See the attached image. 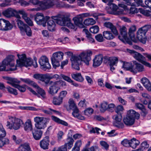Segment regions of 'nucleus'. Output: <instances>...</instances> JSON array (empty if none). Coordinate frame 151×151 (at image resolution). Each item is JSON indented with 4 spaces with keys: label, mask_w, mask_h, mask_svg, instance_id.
I'll return each mask as SVG.
<instances>
[{
    "label": "nucleus",
    "mask_w": 151,
    "mask_h": 151,
    "mask_svg": "<svg viewBox=\"0 0 151 151\" xmlns=\"http://www.w3.org/2000/svg\"><path fill=\"white\" fill-rule=\"evenodd\" d=\"M108 103L106 101H104L101 104V109L100 110L102 112H104L107 110L108 108Z\"/></svg>",
    "instance_id": "nucleus-50"
},
{
    "label": "nucleus",
    "mask_w": 151,
    "mask_h": 151,
    "mask_svg": "<svg viewBox=\"0 0 151 151\" xmlns=\"http://www.w3.org/2000/svg\"><path fill=\"white\" fill-rule=\"evenodd\" d=\"M104 59V62L105 63H108L109 65L116 66L118 61V58L115 57H105Z\"/></svg>",
    "instance_id": "nucleus-23"
},
{
    "label": "nucleus",
    "mask_w": 151,
    "mask_h": 151,
    "mask_svg": "<svg viewBox=\"0 0 151 151\" xmlns=\"http://www.w3.org/2000/svg\"><path fill=\"white\" fill-rule=\"evenodd\" d=\"M68 142L65 143L64 146H65L66 148L68 147V149H70L73 145V142L74 140L71 137H69L67 139Z\"/></svg>",
    "instance_id": "nucleus-43"
},
{
    "label": "nucleus",
    "mask_w": 151,
    "mask_h": 151,
    "mask_svg": "<svg viewBox=\"0 0 151 151\" xmlns=\"http://www.w3.org/2000/svg\"><path fill=\"white\" fill-rule=\"evenodd\" d=\"M134 65L132 61L131 63L127 62H123V65L122 68L126 70H129L131 71V69H133Z\"/></svg>",
    "instance_id": "nucleus-38"
},
{
    "label": "nucleus",
    "mask_w": 151,
    "mask_h": 151,
    "mask_svg": "<svg viewBox=\"0 0 151 151\" xmlns=\"http://www.w3.org/2000/svg\"><path fill=\"white\" fill-rule=\"evenodd\" d=\"M124 123L127 126H131L133 125L134 122V119L132 116L131 115L128 111L127 115L123 119Z\"/></svg>",
    "instance_id": "nucleus-21"
},
{
    "label": "nucleus",
    "mask_w": 151,
    "mask_h": 151,
    "mask_svg": "<svg viewBox=\"0 0 151 151\" xmlns=\"http://www.w3.org/2000/svg\"><path fill=\"white\" fill-rule=\"evenodd\" d=\"M95 38L97 41L100 42H103L104 40L102 35L101 34H98L96 35L95 36Z\"/></svg>",
    "instance_id": "nucleus-57"
},
{
    "label": "nucleus",
    "mask_w": 151,
    "mask_h": 151,
    "mask_svg": "<svg viewBox=\"0 0 151 151\" xmlns=\"http://www.w3.org/2000/svg\"><path fill=\"white\" fill-rule=\"evenodd\" d=\"M123 107L122 106L118 105L116 107L115 111L117 113H119L120 111H123Z\"/></svg>",
    "instance_id": "nucleus-64"
},
{
    "label": "nucleus",
    "mask_w": 151,
    "mask_h": 151,
    "mask_svg": "<svg viewBox=\"0 0 151 151\" xmlns=\"http://www.w3.org/2000/svg\"><path fill=\"white\" fill-rule=\"evenodd\" d=\"M61 77L65 81H66L70 83H73V81L68 76L64 75L63 74L61 75Z\"/></svg>",
    "instance_id": "nucleus-63"
},
{
    "label": "nucleus",
    "mask_w": 151,
    "mask_h": 151,
    "mask_svg": "<svg viewBox=\"0 0 151 151\" xmlns=\"http://www.w3.org/2000/svg\"><path fill=\"white\" fill-rule=\"evenodd\" d=\"M72 115L74 117H76L79 119L83 120L85 119V118L83 116L79 114L78 109V111L76 113H75V115L72 114Z\"/></svg>",
    "instance_id": "nucleus-60"
},
{
    "label": "nucleus",
    "mask_w": 151,
    "mask_h": 151,
    "mask_svg": "<svg viewBox=\"0 0 151 151\" xmlns=\"http://www.w3.org/2000/svg\"><path fill=\"white\" fill-rule=\"evenodd\" d=\"M151 27V26L150 25H145L139 28L137 32V37L143 44H145L146 42L147 38L146 34Z\"/></svg>",
    "instance_id": "nucleus-2"
},
{
    "label": "nucleus",
    "mask_w": 151,
    "mask_h": 151,
    "mask_svg": "<svg viewBox=\"0 0 151 151\" xmlns=\"http://www.w3.org/2000/svg\"><path fill=\"white\" fill-rule=\"evenodd\" d=\"M84 24L86 25H92L94 24L96 22L92 18H88L86 19L84 21Z\"/></svg>",
    "instance_id": "nucleus-44"
},
{
    "label": "nucleus",
    "mask_w": 151,
    "mask_h": 151,
    "mask_svg": "<svg viewBox=\"0 0 151 151\" xmlns=\"http://www.w3.org/2000/svg\"><path fill=\"white\" fill-rule=\"evenodd\" d=\"M13 27V25L9 21L3 19H0V30L7 31L11 29Z\"/></svg>",
    "instance_id": "nucleus-12"
},
{
    "label": "nucleus",
    "mask_w": 151,
    "mask_h": 151,
    "mask_svg": "<svg viewBox=\"0 0 151 151\" xmlns=\"http://www.w3.org/2000/svg\"><path fill=\"white\" fill-rule=\"evenodd\" d=\"M117 114L113 116V118L115 121L114 123V125L119 128H122L124 125L121 122L122 119V114L120 113Z\"/></svg>",
    "instance_id": "nucleus-14"
},
{
    "label": "nucleus",
    "mask_w": 151,
    "mask_h": 151,
    "mask_svg": "<svg viewBox=\"0 0 151 151\" xmlns=\"http://www.w3.org/2000/svg\"><path fill=\"white\" fill-rule=\"evenodd\" d=\"M99 30V28L98 26H94L91 27L90 29V31L91 32L95 34L97 33Z\"/></svg>",
    "instance_id": "nucleus-51"
},
{
    "label": "nucleus",
    "mask_w": 151,
    "mask_h": 151,
    "mask_svg": "<svg viewBox=\"0 0 151 151\" xmlns=\"http://www.w3.org/2000/svg\"><path fill=\"white\" fill-rule=\"evenodd\" d=\"M17 56L19 58L18 60H17V66L27 67L31 66L32 64L35 68L37 67V64L36 60H35L33 61L30 58H27L25 54L21 55L17 54Z\"/></svg>",
    "instance_id": "nucleus-1"
},
{
    "label": "nucleus",
    "mask_w": 151,
    "mask_h": 151,
    "mask_svg": "<svg viewBox=\"0 0 151 151\" xmlns=\"http://www.w3.org/2000/svg\"><path fill=\"white\" fill-rule=\"evenodd\" d=\"M49 142V137H46L40 141V147L44 150L48 149Z\"/></svg>",
    "instance_id": "nucleus-28"
},
{
    "label": "nucleus",
    "mask_w": 151,
    "mask_h": 151,
    "mask_svg": "<svg viewBox=\"0 0 151 151\" xmlns=\"http://www.w3.org/2000/svg\"><path fill=\"white\" fill-rule=\"evenodd\" d=\"M54 4V2L49 0H42L40 1V7L41 9L46 10L53 7Z\"/></svg>",
    "instance_id": "nucleus-17"
},
{
    "label": "nucleus",
    "mask_w": 151,
    "mask_h": 151,
    "mask_svg": "<svg viewBox=\"0 0 151 151\" xmlns=\"http://www.w3.org/2000/svg\"><path fill=\"white\" fill-rule=\"evenodd\" d=\"M81 145V140L78 141L75 144L73 148L72 149V151H79L80 147Z\"/></svg>",
    "instance_id": "nucleus-46"
},
{
    "label": "nucleus",
    "mask_w": 151,
    "mask_h": 151,
    "mask_svg": "<svg viewBox=\"0 0 151 151\" xmlns=\"http://www.w3.org/2000/svg\"><path fill=\"white\" fill-rule=\"evenodd\" d=\"M15 21L22 34L25 32L28 36H31L32 34L31 30L27 24L24 23L20 19H16Z\"/></svg>",
    "instance_id": "nucleus-6"
},
{
    "label": "nucleus",
    "mask_w": 151,
    "mask_h": 151,
    "mask_svg": "<svg viewBox=\"0 0 151 151\" xmlns=\"http://www.w3.org/2000/svg\"><path fill=\"white\" fill-rule=\"evenodd\" d=\"M17 11L11 8H9L2 12V14L6 17L9 18L14 15L17 13Z\"/></svg>",
    "instance_id": "nucleus-25"
},
{
    "label": "nucleus",
    "mask_w": 151,
    "mask_h": 151,
    "mask_svg": "<svg viewBox=\"0 0 151 151\" xmlns=\"http://www.w3.org/2000/svg\"><path fill=\"white\" fill-rule=\"evenodd\" d=\"M103 60V56L101 55L96 56L93 60V66L96 67L99 66L102 63Z\"/></svg>",
    "instance_id": "nucleus-31"
},
{
    "label": "nucleus",
    "mask_w": 151,
    "mask_h": 151,
    "mask_svg": "<svg viewBox=\"0 0 151 151\" xmlns=\"http://www.w3.org/2000/svg\"><path fill=\"white\" fill-rule=\"evenodd\" d=\"M59 89V88L57 86L55 83H54L49 87L48 90V93L52 96H54L57 93Z\"/></svg>",
    "instance_id": "nucleus-27"
},
{
    "label": "nucleus",
    "mask_w": 151,
    "mask_h": 151,
    "mask_svg": "<svg viewBox=\"0 0 151 151\" xmlns=\"http://www.w3.org/2000/svg\"><path fill=\"white\" fill-rule=\"evenodd\" d=\"M50 19L48 16H44L41 13H38L34 16V19L37 24L40 25H42L43 27L46 26L47 21Z\"/></svg>",
    "instance_id": "nucleus-8"
},
{
    "label": "nucleus",
    "mask_w": 151,
    "mask_h": 151,
    "mask_svg": "<svg viewBox=\"0 0 151 151\" xmlns=\"http://www.w3.org/2000/svg\"><path fill=\"white\" fill-rule=\"evenodd\" d=\"M33 77L37 80H39L45 83H47V81H45V79H47V74H42L36 73L34 74Z\"/></svg>",
    "instance_id": "nucleus-32"
},
{
    "label": "nucleus",
    "mask_w": 151,
    "mask_h": 151,
    "mask_svg": "<svg viewBox=\"0 0 151 151\" xmlns=\"http://www.w3.org/2000/svg\"><path fill=\"white\" fill-rule=\"evenodd\" d=\"M35 127L37 129H44L47 126V124L49 122L50 119L44 117L37 116L34 118Z\"/></svg>",
    "instance_id": "nucleus-4"
},
{
    "label": "nucleus",
    "mask_w": 151,
    "mask_h": 151,
    "mask_svg": "<svg viewBox=\"0 0 151 151\" xmlns=\"http://www.w3.org/2000/svg\"><path fill=\"white\" fill-rule=\"evenodd\" d=\"M125 52L131 55L134 58L140 63L143 60H145V58L140 53L134 50L127 48L126 49Z\"/></svg>",
    "instance_id": "nucleus-15"
},
{
    "label": "nucleus",
    "mask_w": 151,
    "mask_h": 151,
    "mask_svg": "<svg viewBox=\"0 0 151 151\" xmlns=\"http://www.w3.org/2000/svg\"><path fill=\"white\" fill-rule=\"evenodd\" d=\"M72 77L76 81L82 82L84 80V78L80 73H76L71 74Z\"/></svg>",
    "instance_id": "nucleus-36"
},
{
    "label": "nucleus",
    "mask_w": 151,
    "mask_h": 151,
    "mask_svg": "<svg viewBox=\"0 0 151 151\" xmlns=\"http://www.w3.org/2000/svg\"><path fill=\"white\" fill-rule=\"evenodd\" d=\"M115 107V105L113 103L108 104L107 110L109 112H112L114 111Z\"/></svg>",
    "instance_id": "nucleus-55"
},
{
    "label": "nucleus",
    "mask_w": 151,
    "mask_h": 151,
    "mask_svg": "<svg viewBox=\"0 0 151 151\" xmlns=\"http://www.w3.org/2000/svg\"><path fill=\"white\" fill-rule=\"evenodd\" d=\"M140 143L139 141L133 138L130 140V147L133 149H135Z\"/></svg>",
    "instance_id": "nucleus-42"
},
{
    "label": "nucleus",
    "mask_w": 151,
    "mask_h": 151,
    "mask_svg": "<svg viewBox=\"0 0 151 151\" xmlns=\"http://www.w3.org/2000/svg\"><path fill=\"white\" fill-rule=\"evenodd\" d=\"M51 117L52 119L57 123L61 124L66 126H68V124L67 122L60 119L59 118L54 116H52Z\"/></svg>",
    "instance_id": "nucleus-37"
},
{
    "label": "nucleus",
    "mask_w": 151,
    "mask_h": 151,
    "mask_svg": "<svg viewBox=\"0 0 151 151\" xmlns=\"http://www.w3.org/2000/svg\"><path fill=\"white\" fill-rule=\"evenodd\" d=\"M24 130L28 131H31L32 129V126L30 119L27 120L24 125Z\"/></svg>",
    "instance_id": "nucleus-39"
},
{
    "label": "nucleus",
    "mask_w": 151,
    "mask_h": 151,
    "mask_svg": "<svg viewBox=\"0 0 151 151\" xmlns=\"http://www.w3.org/2000/svg\"><path fill=\"white\" fill-rule=\"evenodd\" d=\"M134 1L136 3V4L134 5L135 6H141L143 7H145V5L143 3L142 0H134Z\"/></svg>",
    "instance_id": "nucleus-62"
},
{
    "label": "nucleus",
    "mask_w": 151,
    "mask_h": 151,
    "mask_svg": "<svg viewBox=\"0 0 151 151\" xmlns=\"http://www.w3.org/2000/svg\"><path fill=\"white\" fill-rule=\"evenodd\" d=\"M93 109L91 108H88L84 111V113L86 115L89 116L92 114L93 112Z\"/></svg>",
    "instance_id": "nucleus-59"
},
{
    "label": "nucleus",
    "mask_w": 151,
    "mask_h": 151,
    "mask_svg": "<svg viewBox=\"0 0 151 151\" xmlns=\"http://www.w3.org/2000/svg\"><path fill=\"white\" fill-rule=\"evenodd\" d=\"M130 140H128L127 139H124L122 140L121 144L125 147H130Z\"/></svg>",
    "instance_id": "nucleus-54"
},
{
    "label": "nucleus",
    "mask_w": 151,
    "mask_h": 151,
    "mask_svg": "<svg viewBox=\"0 0 151 151\" xmlns=\"http://www.w3.org/2000/svg\"><path fill=\"white\" fill-rule=\"evenodd\" d=\"M9 119L10 122L8 121L6 126L9 127L8 128L10 129H18L20 128L21 125L23 124L22 120L15 117H10Z\"/></svg>",
    "instance_id": "nucleus-3"
},
{
    "label": "nucleus",
    "mask_w": 151,
    "mask_h": 151,
    "mask_svg": "<svg viewBox=\"0 0 151 151\" xmlns=\"http://www.w3.org/2000/svg\"><path fill=\"white\" fill-rule=\"evenodd\" d=\"M19 151H31L29 145L28 143H24L19 147Z\"/></svg>",
    "instance_id": "nucleus-41"
},
{
    "label": "nucleus",
    "mask_w": 151,
    "mask_h": 151,
    "mask_svg": "<svg viewBox=\"0 0 151 151\" xmlns=\"http://www.w3.org/2000/svg\"><path fill=\"white\" fill-rule=\"evenodd\" d=\"M130 114L132 116L133 118L138 119L139 118L140 114L134 111L133 110H130L128 111Z\"/></svg>",
    "instance_id": "nucleus-48"
},
{
    "label": "nucleus",
    "mask_w": 151,
    "mask_h": 151,
    "mask_svg": "<svg viewBox=\"0 0 151 151\" xmlns=\"http://www.w3.org/2000/svg\"><path fill=\"white\" fill-rule=\"evenodd\" d=\"M120 34L118 36L119 39L125 43L129 45L132 44V42L127 37V29L125 26L121 27L120 29Z\"/></svg>",
    "instance_id": "nucleus-9"
},
{
    "label": "nucleus",
    "mask_w": 151,
    "mask_h": 151,
    "mask_svg": "<svg viewBox=\"0 0 151 151\" xmlns=\"http://www.w3.org/2000/svg\"><path fill=\"white\" fill-rule=\"evenodd\" d=\"M68 105L65 106L68 111H70L71 110L73 111L72 114L75 115L78 109L74 101L72 99H70L68 101Z\"/></svg>",
    "instance_id": "nucleus-13"
},
{
    "label": "nucleus",
    "mask_w": 151,
    "mask_h": 151,
    "mask_svg": "<svg viewBox=\"0 0 151 151\" xmlns=\"http://www.w3.org/2000/svg\"><path fill=\"white\" fill-rule=\"evenodd\" d=\"M136 30L135 26H132L130 27L129 30V35L131 40L134 42H137V40L135 38V32Z\"/></svg>",
    "instance_id": "nucleus-26"
},
{
    "label": "nucleus",
    "mask_w": 151,
    "mask_h": 151,
    "mask_svg": "<svg viewBox=\"0 0 151 151\" xmlns=\"http://www.w3.org/2000/svg\"><path fill=\"white\" fill-rule=\"evenodd\" d=\"M6 134V132L3 128L0 127V138H2L5 137Z\"/></svg>",
    "instance_id": "nucleus-61"
},
{
    "label": "nucleus",
    "mask_w": 151,
    "mask_h": 151,
    "mask_svg": "<svg viewBox=\"0 0 151 151\" xmlns=\"http://www.w3.org/2000/svg\"><path fill=\"white\" fill-rule=\"evenodd\" d=\"M134 67L133 69H131V72L136 74L137 72H141L144 71V68L143 65L138 63L136 61H132Z\"/></svg>",
    "instance_id": "nucleus-19"
},
{
    "label": "nucleus",
    "mask_w": 151,
    "mask_h": 151,
    "mask_svg": "<svg viewBox=\"0 0 151 151\" xmlns=\"http://www.w3.org/2000/svg\"><path fill=\"white\" fill-rule=\"evenodd\" d=\"M63 53L60 51L55 52L53 54L51 60L54 68H56L60 66V61L63 59Z\"/></svg>",
    "instance_id": "nucleus-7"
},
{
    "label": "nucleus",
    "mask_w": 151,
    "mask_h": 151,
    "mask_svg": "<svg viewBox=\"0 0 151 151\" xmlns=\"http://www.w3.org/2000/svg\"><path fill=\"white\" fill-rule=\"evenodd\" d=\"M14 56L12 55H9L3 61V63L12 67L14 66Z\"/></svg>",
    "instance_id": "nucleus-24"
},
{
    "label": "nucleus",
    "mask_w": 151,
    "mask_h": 151,
    "mask_svg": "<svg viewBox=\"0 0 151 151\" xmlns=\"http://www.w3.org/2000/svg\"><path fill=\"white\" fill-rule=\"evenodd\" d=\"M141 81L144 86L148 91L151 90V88L150 86L151 85V83L147 78H144L141 79Z\"/></svg>",
    "instance_id": "nucleus-35"
},
{
    "label": "nucleus",
    "mask_w": 151,
    "mask_h": 151,
    "mask_svg": "<svg viewBox=\"0 0 151 151\" xmlns=\"http://www.w3.org/2000/svg\"><path fill=\"white\" fill-rule=\"evenodd\" d=\"M92 55V52L91 50H88L82 52L77 57L79 58L80 61L83 62L87 65H88L89 62L91 59V56Z\"/></svg>",
    "instance_id": "nucleus-10"
},
{
    "label": "nucleus",
    "mask_w": 151,
    "mask_h": 151,
    "mask_svg": "<svg viewBox=\"0 0 151 151\" xmlns=\"http://www.w3.org/2000/svg\"><path fill=\"white\" fill-rule=\"evenodd\" d=\"M100 144L101 146L106 150H107L109 149V145L106 142L103 141H101L100 142Z\"/></svg>",
    "instance_id": "nucleus-56"
},
{
    "label": "nucleus",
    "mask_w": 151,
    "mask_h": 151,
    "mask_svg": "<svg viewBox=\"0 0 151 151\" xmlns=\"http://www.w3.org/2000/svg\"><path fill=\"white\" fill-rule=\"evenodd\" d=\"M6 79L7 80V83L12 85V86L17 88L21 92H24L26 88V85H23L22 86H20L17 83H19L20 82V81H18L17 79L12 78L9 77H7Z\"/></svg>",
    "instance_id": "nucleus-5"
},
{
    "label": "nucleus",
    "mask_w": 151,
    "mask_h": 151,
    "mask_svg": "<svg viewBox=\"0 0 151 151\" xmlns=\"http://www.w3.org/2000/svg\"><path fill=\"white\" fill-rule=\"evenodd\" d=\"M53 19L58 24L61 26L66 25L67 23L69 22V18L64 16L60 15L59 16L53 17Z\"/></svg>",
    "instance_id": "nucleus-16"
},
{
    "label": "nucleus",
    "mask_w": 151,
    "mask_h": 151,
    "mask_svg": "<svg viewBox=\"0 0 151 151\" xmlns=\"http://www.w3.org/2000/svg\"><path fill=\"white\" fill-rule=\"evenodd\" d=\"M6 88L9 93L15 95H17L18 93L16 89L12 88L9 86H7Z\"/></svg>",
    "instance_id": "nucleus-49"
},
{
    "label": "nucleus",
    "mask_w": 151,
    "mask_h": 151,
    "mask_svg": "<svg viewBox=\"0 0 151 151\" xmlns=\"http://www.w3.org/2000/svg\"><path fill=\"white\" fill-rule=\"evenodd\" d=\"M32 134L34 138L36 140H39L42 137V132L41 130L35 129L32 131Z\"/></svg>",
    "instance_id": "nucleus-33"
},
{
    "label": "nucleus",
    "mask_w": 151,
    "mask_h": 151,
    "mask_svg": "<svg viewBox=\"0 0 151 151\" xmlns=\"http://www.w3.org/2000/svg\"><path fill=\"white\" fill-rule=\"evenodd\" d=\"M17 13H19L22 15V18L29 25L32 26L33 25L32 22L30 18L27 17V13L24 10L22 9L17 11Z\"/></svg>",
    "instance_id": "nucleus-20"
},
{
    "label": "nucleus",
    "mask_w": 151,
    "mask_h": 151,
    "mask_svg": "<svg viewBox=\"0 0 151 151\" xmlns=\"http://www.w3.org/2000/svg\"><path fill=\"white\" fill-rule=\"evenodd\" d=\"M68 21L69 22H67L66 26L71 29H74L75 31H76L77 29L76 27L73 24L71 23V20L69 18Z\"/></svg>",
    "instance_id": "nucleus-52"
},
{
    "label": "nucleus",
    "mask_w": 151,
    "mask_h": 151,
    "mask_svg": "<svg viewBox=\"0 0 151 151\" xmlns=\"http://www.w3.org/2000/svg\"><path fill=\"white\" fill-rule=\"evenodd\" d=\"M39 63L41 68L44 70L51 68V66L49 63L48 59L45 56H42L40 57Z\"/></svg>",
    "instance_id": "nucleus-11"
},
{
    "label": "nucleus",
    "mask_w": 151,
    "mask_h": 151,
    "mask_svg": "<svg viewBox=\"0 0 151 151\" xmlns=\"http://www.w3.org/2000/svg\"><path fill=\"white\" fill-rule=\"evenodd\" d=\"M103 34L104 37L107 40H110L114 38V36L109 31H104Z\"/></svg>",
    "instance_id": "nucleus-40"
},
{
    "label": "nucleus",
    "mask_w": 151,
    "mask_h": 151,
    "mask_svg": "<svg viewBox=\"0 0 151 151\" xmlns=\"http://www.w3.org/2000/svg\"><path fill=\"white\" fill-rule=\"evenodd\" d=\"M63 100L59 96L58 98L54 97L53 99L52 102L53 104L56 105H59L62 102Z\"/></svg>",
    "instance_id": "nucleus-45"
},
{
    "label": "nucleus",
    "mask_w": 151,
    "mask_h": 151,
    "mask_svg": "<svg viewBox=\"0 0 151 151\" xmlns=\"http://www.w3.org/2000/svg\"><path fill=\"white\" fill-rule=\"evenodd\" d=\"M37 91L41 96L42 99H43L45 98V92L42 89L39 87L37 89Z\"/></svg>",
    "instance_id": "nucleus-47"
},
{
    "label": "nucleus",
    "mask_w": 151,
    "mask_h": 151,
    "mask_svg": "<svg viewBox=\"0 0 151 151\" xmlns=\"http://www.w3.org/2000/svg\"><path fill=\"white\" fill-rule=\"evenodd\" d=\"M74 23L76 25L78 26L79 27L82 28L83 27L84 25L83 24V19L80 15L77 16L73 19Z\"/></svg>",
    "instance_id": "nucleus-29"
},
{
    "label": "nucleus",
    "mask_w": 151,
    "mask_h": 151,
    "mask_svg": "<svg viewBox=\"0 0 151 151\" xmlns=\"http://www.w3.org/2000/svg\"><path fill=\"white\" fill-rule=\"evenodd\" d=\"M104 27L110 29L114 35H118V32L116 27L111 23L106 22L104 23Z\"/></svg>",
    "instance_id": "nucleus-30"
},
{
    "label": "nucleus",
    "mask_w": 151,
    "mask_h": 151,
    "mask_svg": "<svg viewBox=\"0 0 151 151\" xmlns=\"http://www.w3.org/2000/svg\"><path fill=\"white\" fill-rule=\"evenodd\" d=\"M70 60L71 61L72 68L76 70H79V65L81 62L80 61L79 58L76 56H72L70 58Z\"/></svg>",
    "instance_id": "nucleus-22"
},
{
    "label": "nucleus",
    "mask_w": 151,
    "mask_h": 151,
    "mask_svg": "<svg viewBox=\"0 0 151 151\" xmlns=\"http://www.w3.org/2000/svg\"><path fill=\"white\" fill-rule=\"evenodd\" d=\"M47 22L48 29L50 31H54L55 29L56 24L53 20L49 19Z\"/></svg>",
    "instance_id": "nucleus-34"
},
{
    "label": "nucleus",
    "mask_w": 151,
    "mask_h": 151,
    "mask_svg": "<svg viewBox=\"0 0 151 151\" xmlns=\"http://www.w3.org/2000/svg\"><path fill=\"white\" fill-rule=\"evenodd\" d=\"M59 76L56 74L53 75H51L48 74H47V79H51L54 78L56 80H57L59 79Z\"/></svg>",
    "instance_id": "nucleus-58"
},
{
    "label": "nucleus",
    "mask_w": 151,
    "mask_h": 151,
    "mask_svg": "<svg viewBox=\"0 0 151 151\" xmlns=\"http://www.w3.org/2000/svg\"><path fill=\"white\" fill-rule=\"evenodd\" d=\"M112 1L109 2H104L107 3V4L110 6L111 9L112 10L114 14L115 15H117L122 14L123 13V11L122 9H118V7L115 4L112 3L113 1Z\"/></svg>",
    "instance_id": "nucleus-18"
},
{
    "label": "nucleus",
    "mask_w": 151,
    "mask_h": 151,
    "mask_svg": "<svg viewBox=\"0 0 151 151\" xmlns=\"http://www.w3.org/2000/svg\"><path fill=\"white\" fill-rule=\"evenodd\" d=\"M51 111H52L55 113H56L58 114H59V112L58 111H57L55 110L52 109L51 108H49L48 109V110H43V111L44 113L47 114H52V112Z\"/></svg>",
    "instance_id": "nucleus-53"
}]
</instances>
